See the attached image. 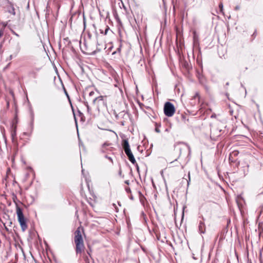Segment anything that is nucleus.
<instances>
[{
	"instance_id": "1",
	"label": "nucleus",
	"mask_w": 263,
	"mask_h": 263,
	"mask_svg": "<svg viewBox=\"0 0 263 263\" xmlns=\"http://www.w3.org/2000/svg\"><path fill=\"white\" fill-rule=\"evenodd\" d=\"M81 230L82 229L79 227L74 232V241L76 245V252L77 254H81L85 249Z\"/></svg>"
},
{
	"instance_id": "2",
	"label": "nucleus",
	"mask_w": 263,
	"mask_h": 263,
	"mask_svg": "<svg viewBox=\"0 0 263 263\" xmlns=\"http://www.w3.org/2000/svg\"><path fill=\"white\" fill-rule=\"evenodd\" d=\"M16 213L17 216L18 221L21 226L22 230L24 232L28 228L26 222V219L25 218L22 209L16 204Z\"/></svg>"
},
{
	"instance_id": "3",
	"label": "nucleus",
	"mask_w": 263,
	"mask_h": 263,
	"mask_svg": "<svg viewBox=\"0 0 263 263\" xmlns=\"http://www.w3.org/2000/svg\"><path fill=\"white\" fill-rule=\"evenodd\" d=\"M175 112V108L174 105L171 102H167L164 106V114L167 117H172Z\"/></svg>"
},
{
	"instance_id": "4",
	"label": "nucleus",
	"mask_w": 263,
	"mask_h": 263,
	"mask_svg": "<svg viewBox=\"0 0 263 263\" xmlns=\"http://www.w3.org/2000/svg\"><path fill=\"white\" fill-rule=\"evenodd\" d=\"M84 44L85 46V49L86 50V52L88 54L93 55L96 54L97 52L100 51L101 50L100 49H98L97 48L95 49V46L90 45L89 42H85Z\"/></svg>"
},
{
	"instance_id": "5",
	"label": "nucleus",
	"mask_w": 263,
	"mask_h": 263,
	"mask_svg": "<svg viewBox=\"0 0 263 263\" xmlns=\"http://www.w3.org/2000/svg\"><path fill=\"white\" fill-rule=\"evenodd\" d=\"M93 104L96 106L97 109L99 111L100 107L102 106H105L106 104L103 99V97L100 96L96 98L93 100Z\"/></svg>"
},
{
	"instance_id": "6",
	"label": "nucleus",
	"mask_w": 263,
	"mask_h": 263,
	"mask_svg": "<svg viewBox=\"0 0 263 263\" xmlns=\"http://www.w3.org/2000/svg\"><path fill=\"white\" fill-rule=\"evenodd\" d=\"M122 146L126 155L132 153L127 140H124Z\"/></svg>"
},
{
	"instance_id": "7",
	"label": "nucleus",
	"mask_w": 263,
	"mask_h": 263,
	"mask_svg": "<svg viewBox=\"0 0 263 263\" xmlns=\"http://www.w3.org/2000/svg\"><path fill=\"white\" fill-rule=\"evenodd\" d=\"M40 68H34L31 69L28 72V76L33 79L36 78L37 76V73L40 71Z\"/></svg>"
},
{
	"instance_id": "8",
	"label": "nucleus",
	"mask_w": 263,
	"mask_h": 263,
	"mask_svg": "<svg viewBox=\"0 0 263 263\" xmlns=\"http://www.w3.org/2000/svg\"><path fill=\"white\" fill-rule=\"evenodd\" d=\"M21 50V46L19 44V43H17L15 45V47H14V53L13 54H11L10 55V59H12L13 56L16 57L17 54L19 53L20 51Z\"/></svg>"
},
{
	"instance_id": "9",
	"label": "nucleus",
	"mask_w": 263,
	"mask_h": 263,
	"mask_svg": "<svg viewBox=\"0 0 263 263\" xmlns=\"http://www.w3.org/2000/svg\"><path fill=\"white\" fill-rule=\"evenodd\" d=\"M9 5L7 6L8 12L13 15H15V9L12 3L8 2Z\"/></svg>"
},
{
	"instance_id": "10",
	"label": "nucleus",
	"mask_w": 263,
	"mask_h": 263,
	"mask_svg": "<svg viewBox=\"0 0 263 263\" xmlns=\"http://www.w3.org/2000/svg\"><path fill=\"white\" fill-rule=\"evenodd\" d=\"M129 160L133 164H135L136 163V161L134 158V156L133 154V153H131L130 154H128L127 155Z\"/></svg>"
},
{
	"instance_id": "11",
	"label": "nucleus",
	"mask_w": 263,
	"mask_h": 263,
	"mask_svg": "<svg viewBox=\"0 0 263 263\" xmlns=\"http://www.w3.org/2000/svg\"><path fill=\"white\" fill-rule=\"evenodd\" d=\"M198 228H199V230L200 232V233H203L204 232L205 227H204V224L203 222L200 221Z\"/></svg>"
},
{
	"instance_id": "12",
	"label": "nucleus",
	"mask_w": 263,
	"mask_h": 263,
	"mask_svg": "<svg viewBox=\"0 0 263 263\" xmlns=\"http://www.w3.org/2000/svg\"><path fill=\"white\" fill-rule=\"evenodd\" d=\"M229 223H230V219H228V221H227V227L226 228H225L224 229H223L222 230V231L221 232V233H222L223 234H227L228 232V226L229 224Z\"/></svg>"
},
{
	"instance_id": "13",
	"label": "nucleus",
	"mask_w": 263,
	"mask_h": 263,
	"mask_svg": "<svg viewBox=\"0 0 263 263\" xmlns=\"http://www.w3.org/2000/svg\"><path fill=\"white\" fill-rule=\"evenodd\" d=\"M160 126V125H158L157 123L156 124V128H155V131L157 133H160V130L159 129V127Z\"/></svg>"
},
{
	"instance_id": "14",
	"label": "nucleus",
	"mask_w": 263,
	"mask_h": 263,
	"mask_svg": "<svg viewBox=\"0 0 263 263\" xmlns=\"http://www.w3.org/2000/svg\"><path fill=\"white\" fill-rule=\"evenodd\" d=\"M219 7L220 12L224 14V12H223V5L221 3L219 4Z\"/></svg>"
},
{
	"instance_id": "15",
	"label": "nucleus",
	"mask_w": 263,
	"mask_h": 263,
	"mask_svg": "<svg viewBox=\"0 0 263 263\" xmlns=\"http://www.w3.org/2000/svg\"><path fill=\"white\" fill-rule=\"evenodd\" d=\"M85 105H86V106L87 107L88 112V113H90L91 109H90V108L89 106L88 105V104L87 103H86L85 104Z\"/></svg>"
},
{
	"instance_id": "16",
	"label": "nucleus",
	"mask_w": 263,
	"mask_h": 263,
	"mask_svg": "<svg viewBox=\"0 0 263 263\" xmlns=\"http://www.w3.org/2000/svg\"><path fill=\"white\" fill-rule=\"evenodd\" d=\"M225 238H226V235L223 234L222 233H221L220 240L225 239Z\"/></svg>"
},
{
	"instance_id": "17",
	"label": "nucleus",
	"mask_w": 263,
	"mask_h": 263,
	"mask_svg": "<svg viewBox=\"0 0 263 263\" xmlns=\"http://www.w3.org/2000/svg\"><path fill=\"white\" fill-rule=\"evenodd\" d=\"M238 151H233L232 153H231V155H234V156H236L238 155Z\"/></svg>"
},
{
	"instance_id": "18",
	"label": "nucleus",
	"mask_w": 263,
	"mask_h": 263,
	"mask_svg": "<svg viewBox=\"0 0 263 263\" xmlns=\"http://www.w3.org/2000/svg\"><path fill=\"white\" fill-rule=\"evenodd\" d=\"M11 136L12 137V139H14V137L16 136V132L15 130L12 132Z\"/></svg>"
},
{
	"instance_id": "19",
	"label": "nucleus",
	"mask_w": 263,
	"mask_h": 263,
	"mask_svg": "<svg viewBox=\"0 0 263 263\" xmlns=\"http://www.w3.org/2000/svg\"><path fill=\"white\" fill-rule=\"evenodd\" d=\"M109 29V28L108 27V26H106V28H105V32H104V34L105 35L107 34V32H108Z\"/></svg>"
},
{
	"instance_id": "20",
	"label": "nucleus",
	"mask_w": 263,
	"mask_h": 263,
	"mask_svg": "<svg viewBox=\"0 0 263 263\" xmlns=\"http://www.w3.org/2000/svg\"><path fill=\"white\" fill-rule=\"evenodd\" d=\"M95 92L93 91H91L89 92V96H92L94 95Z\"/></svg>"
},
{
	"instance_id": "21",
	"label": "nucleus",
	"mask_w": 263,
	"mask_h": 263,
	"mask_svg": "<svg viewBox=\"0 0 263 263\" xmlns=\"http://www.w3.org/2000/svg\"><path fill=\"white\" fill-rule=\"evenodd\" d=\"M3 31L2 30H0V38L3 35Z\"/></svg>"
},
{
	"instance_id": "22",
	"label": "nucleus",
	"mask_w": 263,
	"mask_h": 263,
	"mask_svg": "<svg viewBox=\"0 0 263 263\" xmlns=\"http://www.w3.org/2000/svg\"><path fill=\"white\" fill-rule=\"evenodd\" d=\"M135 165H136V167L137 170L138 172L139 170V166H138V164L136 163L135 164Z\"/></svg>"
},
{
	"instance_id": "23",
	"label": "nucleus",
	"mask_w": 263,
	"mask_h": 263,
	"mask_svg": "<svg viewBox=\"0 0 263 263\" xmlns=\"http://www.w3.org/2000/svg\"><path fill=\"white\" fill-rule=\"evenodd\" d=\"M234 9H235V10H239V9H240V6H236V7H235V8H234Z\"/></svg>"
},
{
	"instance_id": "24",
	"label": "nucleus",
	"mask_w": 263,
	"mask_h": 263,
	"mask_svg": "<svg viewBox=\"0 0 263 263\" xmlns=\"http://www.w3.org/2000/svg\"><path fill=\"white\" fill-rule=\"evenodd\" d=\"M105 157L107 159H108L110 161H111V162H112V159L110 157H108L107 156H106Z\"/></svg>"
},
{
	"instance_id": "25",
	"label": "nucleus",
	"mask_w": 263,
	"mask_h": 263,
	"mask_svg": "<svg viewBox=\"0 0 263 263\" xmlns=\"http://www.w3.org/2000/svg\"><path fill=\"white\" fill-rule=\"evenodd\" d=\"M256 31H255L254 32V33H253L252 36H253L254 37H255L256 36Z\"/></svg>"
},
{
	"instance_id": "26",
	"label": "nucleus",
	"mask_w": 263,
	"mask_h": 263,
	"mask_svg": "<svg viewBox=\"0 0 263 263\" xmlns=\"http://www.w3.org/2000/svg\"><path fill=\"white\" fill-rule=\"evenodd\" d=\"M126 192H127V193H128V192H130V189H129V188H128V187L126 189Z\"/></svg>"
},
{
	"instance_id": "27",
	"label": "nucleus",
	"mask_w": 263,
	"mask_h": 263,
	"mask_svg": "<svg viewBox=\"0 0 263 263\" xmlns=\"http://www.w3.org/2000/svg\"><path fill=\"white\" fill-rule=\"evenodd\" d=\"M4 226H5V230H6L7 232H9V229H8V228H7V227H6L5 224H4Z\"/></svg>"
},
{
	"instance_id": "28",
	"label": "nucleus",
	"mask_w": 263,
	"mask_h": 263,
	"mask_svg": "<svg viewBox=\"0 0 263 263\" xmlns=\"http://www.w3.org/2000/svg\"><path fill=\"white\" fill-rule=\"evenodd\" d=\"M228 159L229 162L230 163V154L229 155Z\"/></svg>"
},
{
	"instance_id": "29",
	"label": "nucleus",
	"mask_w": 263,
	"mask_h": 263,
	"mask_svg": "<svg viewBox=\"0 0 263 263\" xmlns=\"http://www.w3.org/2000/svg\"><path fill=\"white\" fill-rule=\"evenodd\" d=\"M109 144H107L106 143H104L103 145V148H104L106 145H108Z\"/></svg>"
},
{
	"instance_id": "30",
	"label": "nucleus",
	"mask_w": 263,
	"mask_h": 263,
	"mask_svg": "<svg viewBox=\"0 0 263 263\" xmlns=\"http://www.w3.org/2000/svg\"><path fill=\"white\" fill-rule=\"evenodd\" d=\"M228 86H229V82H227V83H226V87H227H227H228Z\"/></svg>"
},
{
	"instance_id": "31",
	"label": "nucleus",
	"mask_w": 263,
	"mask_h": 263,
	"mask_svg": "<svg viewBox=\"0 0 263 263\" xmlns=\"http://www.w3.org/2000/svg\"><path fill=\"white\" fill-rule=\"evenodd\" d=\"M125 183L128 184H129V181L128 180H126L125 181Z\"/></svg>"
},
{
	"instance_id": "32",
	"label": "nucleus",
	"mask_w": 263,
	"mask_h": 263,
	"mask_svg": "<svg viewBox=\"0 0 263 263\" xmlns=\"http://www.w3.org/2000/svg\"><path fill=\"white\" fill-rule=\"evenodd\" d=\"M13 33H14L15 35H16L17 36H19V35H18V34H17V33H15V32H13Z\"/></svg>"
},
{
	"instance_id": "33",
	"label": "nucleus",
	"mask_w": 263,
	"mask_h": 263,
	"mask_svg": "<svg viewBox=\"0 0 263 263\" xmlns=\"http://www.w3.org/2000/svg\"><path fill=\"white\" fill-rule=\"evenodd\" d=\"M234 163H235L236 165H237L238 164H239V162H234Z\"/></svg>"
},
{
	"instance_id": "34",
	"label": "nucleus",
	"mask_w": 263,
	"mask_h": 263,
	"mask_svg": "<svg viewBox=\"0 0 263 263\" xmlns=\"http://www.w3.org/2000/svg\"><path fill=\"white\" fill-rule=\"evenodd\" d=\"M165 131L168 132H169V129L168 128H166Z\"/></svg>"
},
{
	"instance_id": "35",
	"label": "nucleus",
	"mask_w": 263,
	"mask_h": 263,
	"mask_svg": "<svg viewBox=\"0 0 263 263\" xmlns=\"http://www.w3.org/2000/svg\"><path fill=\"white\" fill-rule=\"evenodd\" d=\"M87 253L88 254V255L90 256V252H89V251H87Z\"/></svg>"
},
{
	"instance_id": "36",
	"label": "nucleus",
	"mask_w": 263,
	"mask_h": 263,
	"mask_svg": "<svg viewBox=\"0 0 263 263\" xmlns=\"http://www.w3.org/2000/svg\"><path fill=\"white\" fill-rule=\"evenodd\" d=\"M87 253L88 254V255L90 256V252H89V251H87Z\"/></svg>"
},
{
	"instance_id": "37",
	"label": "nucleus",
	"mask_w": 263,
	"mask_h": 263,
	"mask_svg": "<svg viewBox=\"0 0 263 263\" xmlns=\"http://www.w3.org/2000/svg\"><path fill=\"white\" fill-rule=\"evenodd\" d=\"M6 25H7L6 24L3 23V26H4V27L6 26Z\"/></svg>"
},
{
	"instance_id": "38",
	"label": "nucleus",
	"mask_w": 263,
	"mask_h": 263,
	"mask_svg": "<svg viewBox=\"0 0 263 263\" xmlns=\"http://www.w3.org/2000/svg\"><path fill=\"white\" fill-rule=\"evenodd\" d=\"M196 97H198V93L196 94V96H195V98Z\"/></svg>"
},
{
	"instance_id": "39",
	"label": "nucleus",
	"mask_w": 263,
	"mask_h": 263,
	"mask_svg": "<svg viewBox=\"0 0 263 263\" xmlns=\"http://www.w3.org/2000/svg\"><path fill=\"white\" fill-rule=\"evenodd\" d=\"M226 95H227V98H228V99H229V97H228L229 94H228V93H226Z\"/></svg>"
},
{
	"instance_id": "40",
	"label": "nucleus",
	"mask_w": 263,
	"mask_h": 263,
	"mask_svg": "<svg viewBox=\"0 0 263 263\" xmlns=\"http://www.w3.org/2000/svg\"><path fill=\"white\" fill-rule=\"evenodd\" d=\"M100 31H101V33H103V31H102V30H100Z\"/></svg>"
},
{
	"instance_id": "41",
	"label": "nucleus",
	"mask_w": 263,
	"mask_h": 263,
	"mask_svg": "<svg viewBox=\"0 0 263 263\" xmlns=\"http://www.w3.org/2000/svg\"><path fill=\"white\" fill-rule=\"evenodd\" d=\"M65 93H66V95L68 97V94H67V92L66 91H65Z\"/></svg>"
},
{
	"instance_id": "42",
	"label": "nucleus",
	"mask_w": 263,
	"mask_h": 263,
	"mask_svg": "<svg viewBox=\"0 0 263 263\" xmlns=\"http://www.w3.org/2000/svg\"><path fill=\"white\" fill-rule=\"evenodd\" d=\"M231 163H232L233 162V161L231 160Z\"/></svg>"
}]
</instances>
